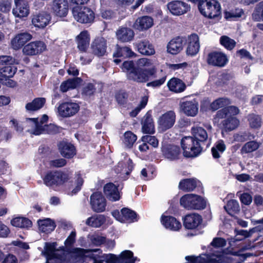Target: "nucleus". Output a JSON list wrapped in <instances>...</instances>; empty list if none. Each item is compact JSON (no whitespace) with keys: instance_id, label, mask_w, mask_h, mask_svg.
Wrapping results in <instances>:
<instances>
[{"instance_id":"nucleus-1","label":"nucleus","mask_w":263,"mask_h":263,"mask_svg":"<svg viewBox=\"0 0 263 263\" xmlns=\"http://www.w3.org/2000/svg\"><path fill=\"white\" fill-rule=\"evenodd\" d=\"M200 13L204 17L219 21L221 18V7L217 0H204L200 4Z\"/></svg>"},{"instance_id":"nucleus-2","label":"nucleus","mask_w":263,"mask_h":263,"mask_svg":"<svg viewBox=\"0 0 263 263\" xmlns=\"http://www.w3.org/2000/svg\"><path fill=\"white\" fill-rule=\"evenodd\" d=\"M69 179V174L60 170L49 171L43 178L44 183L48 187L60 186Z\"/></svg>"},{"instance_id":"nucleus-3","label":"nucleus","mask_w":263,"mask_h":263,"mask_svg":"<svg viewBox=\"0 0 263 263\" xmlns=\"http://www.w3.org/2000/svg\"><path fill=\"white\" fill-rule=\"evenodd\" d=\"M74 20L79 23L91 24L95 18V13L90 7L85 6H75L72 9Z\"/></svg>"},{"instance_id":"nucleus-4","label":"nucleus","mask_w":263,"mask_h":263,"mask_svg":"<svg viewBox=\"0 0 263 263\" xmlns=\"http://www.w3.org/2000/svg\"><path fill=\"white\" fill-rule=\"evenodd\" d=\"M181 146L183 151V156L185 158H195L203 151V147H201L198 142H196L194 137L191 136L183 137L181 141Z\"/></svg>"},{"instance_id":"nucleus-5","label":"nucleus","mask_w":263,"mask_h":263,"mask_svg":"<svg viewBox=\"0 0 263 263\" xmlns=\"http://www.w3.org/2000/svg\"><path fill=\"white\" fill-rule=\"evenodd\" d=\"M181 206L187 210H203L206 205V201L201 196L195 194H186L180 199Z\"/></svg>"},{"instance_id":"nucleus-6","label":"nucleus","mask_w":263,"mask_h":263,"mask_svg":"<svg viewBox=\"0 0 263 263\" xmlns=\"http://www.w3.org/2000/svg\"><path fill=\"white\" fill-rule=\"evenodd\" d=\"M156 69L155 68H145L138 66L136 70L132 72L128 79L137 83H145L149 80L151 77H155Z\"/></svg>"},{"instance_id":"nucleus-7","label":"nucleus","mask_w":263,"mask_h":263,"mask_svg":"<svg viewBox=\"0 0 263 263\" xmlns=\"http://www.w3.org/2000/svg\"><path fill=\"white\" fill-rule=\"evenodd\" d=\"M112 215L121 222L133 223L138 221L139 219L137 213L128 208H122L120 212L118 210H114L112 212Z\"/></svg>"},{"instance_id":"nucleus-8","label":"nucleus","mask_w":263,"mask_h":263,"mask_svg":"<svg viewBox=\"0 0 263 263\" xmlns=\"http://www.w3.org/2000/svg\"><path fill=\"white\" fill-rule=\"evenodd\" d=\"M183 226L187 230H199L203 221L202 216L197 213L185 215L182 219Z\"/></svg>"},{"instance_id":"nucleus-9","label":"nucleus","mask_w":263,"mask_h":263,"mask_svg":"<svg viewBox=\"0 0 263 263\" xmlns=\"http://www.w3.org/2000/svg\"><path fill=\"white\" fill-rule=\"evenodd\" d=\"M228 61L227 55L220 51H212L207 55L206 62L209 65L223 67L228 63Z\"/></svg>"},{"instance_id":"nucleus-10","label":"nucleus","mask_w":263,"mask_h":263,"mask_svg":"<svg viewBox=\"0 0 263 263\" xmlns=\"http://www.w3.org/2000/svg\"><path fill=\"white\" fill-rule=\"evenodd\" d=\"M90 204L93 211L101 213L106 209V200L101 192H95L90 197Z\"/></svg>"},{"instance_id":"nucleus-11","label":"nucleus","mask_w":263,"mask_h":263,"mask_svg":"<svg viewBox=\"0 0 263 263\" xmlns=\"http://www.w3.org/2000/svg\"><path fill=\"white\" fill-rule=\"evenodd\" d=\"M57 146L59 152L65 159H71L77 155L76 147L67 140L60 141Z\"/></svg>"},{"instance_id":"nucleus-12","label":"nucleus","mask_w":263,"mask_h":263,"mask_svg":"<svg viewBox=\"0 0 263 263\" xmlns=\"http://www.w3.org/2000/svg\"><path fill=\"white\" fill-rule=\"evenodd\" d=\"M79 110V105L72 101L62 102L58 107L59 114L63 118L72 117L75 115Z\"/></svg>"},{"instance_id":"nucleus-13","label":"nucleus","mask_w":263,"mask_h":263,"mask_svg":"<svg viewBox=\"0 0 263 263\" xmlns=\"http://www.w3.org/2000/svg\"><path fill=\"white\" fill-rule=\"evenodd\" d=\"M69 11V3L67 0H53L51 4L52 14L58 17H66Z\"/></svg>"},{"instance_id":"nucleus-14","label":"nucleus","mask_w":263,"mask_h":263,"mask_svg":"<svg viewBox=\"0 0 263 263\" xmlns=\"http://www.w3.org/2000/svg\"><path fill=\"white\" fill-rule=\"evenodd\" d=\"M47 49L45 43L42 41L31 42L24 46L23 53L27 55L40 54Z\"/></svg>"},{"instance_id":"nucleus-15","label":"nucleus","mask_w":263,"mask_h":263,"mask_svg":"<svg viewBox=\"0 0 263 263\" xmlns=\"http://www.w3.org/2000/svg\"><path fill=\"white\" fill-rule=\"evenodd\" d=\"M167 8L174 15L180 16L190 11V6L181 1H172L167 4Z\"/></svg>"},{"instance_id":"nucleus-16","label":"nucleus","mask_w":263,"mask_h":263,"mask_svg":"<svg viewBox=\"0 0 263 263\" xmlns=\"http://www.w3.org/2000/svg\"><path fill=\"white\" fill-rule=\"evenodd\" d=\"M176 114L173 110H169L162 114L158 120L159 128L166 131L171 128L176 121Z\"/></svg>"},{"instance_id":"nucleus-17","label":"nucleus","mask_w":263,"mask_h":263,"mask_svg":"<svg viewBox=\"0 0 263 263\" xmlns=\"http://www.w3.org/2000/svg\"><path fill=\"white\" fill-rule=\"evenodd\" d=\"M58 243L57 242H46L45 243L44 250L42 252L47 259V263L48 261L52 259L62 260L63 256L62 254L57 253L59 251L57 249Z\"/></svg>"},{"instance_id":"nucleus-18","label":"nucleus","mask_w":263,"mask_h":263,"mask_svg":"<svg viewBox=\"0 0 263 263\" xmlns=\"http://www.w3.org/2000/svg\"><path fill=\"white\" fill-rule=\"evenodd\" d=\"M107 47V41L103 37H97L91 43V52L97 57H101L105 54Z\"/></svg>"},{"instance_id":"nucleus-19","label":"nucleus","mask_w":263,"mask_h":263,"mask_svg":"<svg viewBox=\"0 0 263 263\" xmlns=\"http://www.w3.org/2000/svg\"><path fill=\"white\" fill-rule=\"evenodd\" d=\"M15 7L12 13L16 17H27L30 12L28 2L26 0H14Z\"/></svg>"},{"instance_id":"nucleus-20","label":"nucleus","mask_w":263,"mask_h":263,"mask_svg":"<svg viewBox=\"0 0 263 263\" xmlns=\"http://www.w3.org/2000/svg\"><path fill=\"white\" fill-rule=\"evenodd\" d=\"M192 134L196 142H198V144L201 147L205 146L208 147L210 144V140H208V135L206 130L201 127H194L191 129Z\"/></svg>"},{"instance_id":"nucleus-21","label":"nucleus","mask_w":263,"mask_h":263,"mask_svg":"<svg viewBox=\"0 0 263 263\" xmlns=\"http://www.w3.org/2000/svg\"><path fill=\"white\" fill-rule=\"evenodd\" d=\"M161 151L165 158L172 161L178 160L181 155L180 147L173 144L162 145Z\"/></svg>"},{"instance_id":"nucleus-22","label":"nucleus","mask_w":263,"mask_h":263,"mask_svg":"<svg viewBox=\"0 0 263 263\" xmlns=\"http://www.w3.org/2000/svg\"><path fill=\"white\" fill-rule=\"evenodd\" d=\"M103 192L106 198L111 201H118L121 198V195L118 187L112 182L105 184Z\"/></svg>"},{"instance_id":"nucleus-23","label":"nucleus","mask_w":263,"mask_h":263,"mask_svg":"<svg viewBox=\"0 0 263 263\" xmlns=\"http://www.w3.org/2000/svg\"><path fill=\"white\" fill-rule=\"evenodd\" d=\"M161 222L166 229L174 231H179L182 227L180 221L172 216L162 215Z\"/></svg>"},{"instance_id":"nucleus-24","label":"nucleus","mask_w":263,"mask_h":263,"mask_svg":"<svg viewBox=\"0 0 263 263\" xmlns=\"http://www.w3.org/2000/svg\"><path fill=\"white\" fill-rule=\"evenodd\" d=\"M134 54V52L132 50L131 48L128 47H120L118 45H117L116 51L113 54L114 62L117 64H119L124 59L128 57H132Z\"/></svg>"},{"instance_id":"nucleus-25","label":"nucleus","mask_w":263,"mask_h":263,"mask_svg":"<svg viewBox=\"0 0 263 263\" xmlns=\"http://www.w3.org/2000/svg\"><path fill=\"white\" fill-rule=\"evenodd\" d=\"M32 36V35L27 32H21L16 34L11 40V43L12 47L15 50L21 49L24 45L29 41Z\"/></svg>"},{"instance_id":"nucleus-26","label":"nucleus","mask_w":263,"mask_h":263,"mask_svg":"<svg viewBox=\"0 0 263 263\" xmlns=\"http://www.w3.org/2000/svg\"><path fill=\"white\" fill-rule=\"evenodd\" d=\"M141 124L143 133L153 134L155 132L151 110H148L144 116L141 121Z\"/></svg>"},{"instance_id":"nucleus-27","label":"nucleus","mask_w":263,"mask_h":263,"mask_svg":"<svg viewBox=\"0 0 263 263\" xmlns=\"http://www.w3.org/2000/svg\"><path fill=\"white\" fill-rule=\"evenodd\" d=\"M188 43L186 48V54L191 56L196 55L200 48L199 40L198 35L196 33H192L188 37Z\"/></svg>"},{"instance_id":"nucleus-28","label":"nucleus","mask_w":263,"mask_h":263,"mask_svg":"<svg viewBox=\"0 0 263 263\" xmlns=\"http://www.w3.org/2000/svg\"><path fill=\"white\" fill-rule=\"evenodd\" d=\"M138 51L142 55H152L155 53L154 45L148 40H143L136 43Z\"/></svg>"},{"instance_id":"nucleus-29","label":"nucleus","mask_w":263,"mask_h":263,"mask_svg":"<svg viewBox=\"0 0 263 263\" xmlns=\"http://www.w3.org/2000/svg\"><path fill=\"white\" fill-rule=\"evenodd\" d=\"M77 47L81 52H86L90 43V36L88 31L84 30L77 36Z\"/></svg>"},{"instance_id":"nucleus-30","label":"nucleus","mask_w":263,"mask_h":263,"mask_svg":"<svg viewBox=\"0 0 263 263\" xmlns=\"http://www.w3.org/2000/svg\"><path fill=\"white\" fill-rule=\"evenodd\" d=\"M10 62L1 63L3 67L0 68V78H12L17 71V68L13 64L14 60L10 56Z\"/></svg>"},{"instance_id":"nucleus-31","label":"nucleus","mask_w":263,"mask_h":263,"mask_svg":"<svg viewBox=\"0 0 263 263\" xmlns=\"http://www.w3.org/2000/svg\"><path fill=\"white\" fill-rule=\"evenodd\" d=\"M51 17L45 12H42L32 16V23L37 28H44L49 23Z\"/></svg>"},{"instance_id":"nucleus-32","label":"nucleus","mask_w":263,"mask_h":263,"mask_svg":"<svg viewBox=\"0 0 263 263\" xmlns=\"http://www.w3.org/2000/svg\"><path fill=\"white\" fill-rule=\"evenodd\" d=\"M154 24L152 17L145 15L138 17L134 23L133 27L139 31L146 30L151 28Z\"/></svg>"},{"instance_id":"nucleus-33","label":"nucleus","mask_w":263,"mask_h":263,"mask_svg":"<svg viewBox=\"0 0 263 263\" xmlns=\"http://www.w3.org/2000/svg\"><path fill=\"white\" fill-rule=\"evenodd\" d=\"M186 40L182 37L177 36L172 39L167 44V50L172 54H176L183 49V43Z\"/></svg>"},{"instance_id":"nucleus-34","label":"nucleus","mask_w":263,"mask_h":263,"mask_svg":"<svg viewBox=\"0 0 263 263\" xmlns=\"http://www.w3.org/2000/svg\"><path fill=\"white\" fill-rule=\"evenodd\" d=\"M183 112L188 116H195L198 110V103L195 99L192 101H185L181 104Z\"/></svg>"},{"instance_id":"nucleus-35","label":"nucleus","mask_w":263,"mask_h":263,"mask_svg":"<svg viewBox=\"0 0 263 263\" xmlns=\"http://www.w3.org/2000/svg\"><path fill=\"white\" fill-rule=\"evenodd\" d=\"M167 86L171 91L175 93L182 92L186 88L185 83L182 80L175 77L172 78L167 82Z\"/></svg>"},{"instance_id":"nucleus-36","label":"nucleus","mask_w":263,"mask_h":263,"mask_svg":"<svg viewBox=\"0 0 263 263\" xmlns=\"http://www.w3.org/2000/svg\"><path fill=\"white\" fill-rule=\"evenodd\" d=\"M116 35L118 40L121 42H128L133 40L135 33L129 28L121 27L117 31Z\"/></svg>"},{"instance_id":"nucleus-37","label":"nucleus","mask_w":263,"mask_h":263,"mask_svg":"<svg viewBox=\"0 0 263 263\" xmlns=\"http://www.w3.org/2000/svg\"><path fill=\"white\" fill-rule=\"evenodd\" d=\"M37 224L40 230L44 233L49 234L53 231L56 227L55 221L49 218H47L44 219H39Z\"/></svg>"},{"instance_id":"nucleus-38","label":"nucleus","mask_w":263,"mask_h":263,"mask_svg":"<svg viewBox=\"0 0 263 263\" xmlns=\"http://www.w3.org/2000/svg\"><path fill=\"white\" fill-rule=\"evenodd\" d=\"M198 182H199L196 178L183 179L179 182L178 188L183 192H192L197 187Z\"/></svg>"},{"instance_id":"nucleus-39","label":"nucleus","mask_w":263,"mask_h":263,"mask_svg":"<svg viewBox=\"0 0 263 263\" xmlns=\"http://www.w3.org/2000/svg\"><path fill=\"white\" fill-rule=\"evenodd\" d=\"M224 18L228 21H236L244 15V11L242 8L234 7L229 11L224 10Z\"/></svg>"},{"instance_id":"nucleus-40","label":"nucleus","mask_w":263,"mask_h":263,"mask_svg":"<svg viewBox=\"0 0 263 263\" xmlns=\"http://www.w3.org/2000/svg\"><path fill=\"white\" fill-rule=\"evenodd\" d=\"M226 149V145L223 140H219L215 143L211 148L212 157L214 159H218L221 155Z\"/></svg>"},{"instance_id":"nucleus-41","label":"nucleus","mask_w":263,"mask_h":263,"mask_svg":"<svg viewBox=\"0 0 263 263\" xmlns=\"http://www.w3.org/2000/svg\"><path fill=\"white\" fill-rule=\"evenodd\" d=\"M11 224L12 226L20 228H26L29 229L32 226V221L28 218L24 217H16L13 218L11 220Z\"/></svg>"},{"instance_id":"nucleus-42","label":"nucleus","mask_w":263,"mask_h":263,"mask_svg":"<svg viewBox=\"0 0 263 263\" xmlns=\"http://www.w3.org/2000/svg\"><path fill=\"white\" fill-rule=\"evenodd\" d=\"M106 221V218L103 215H94L88 217L86 221V225L93 227L99 228L102 226Z\"/></svg>"},{"instance_id":"nucleus-43","label":"nucleus","mask_w":263,"mask_h":263,"mask_svg":"<svg viewBox=\"0 0 263 263\" xmlns=\"http://www.w3.org/2000/svg\"><path fill=\"white\" fill-rule=\"evenodd\" d=\"M223 128L226 132L232 131L236 128L239 124V121L235 117H229L221 122Z\"/></svg>"},{"instance_id":"nucleus-44","label":"nucleus","mask_w":263,"mask_h":263,"mask_svg":"<svg viewBox=\"0 0 263 263\" xmlns=\"http://www.w3.org/2000/svg\"><path fill=\"white\" fill-rule=\"evenodd\" d=\"M254 247V246L252 245L251 243L250 242L249 244L242 245L238 251H232L231 253L233 255L239 256L240 259L242 261H243L248 257L253 256V254L251 253H246L242 254L241 252L245 250L251 249Z\"/></svg>"},{"instance_id":"nucleus-45","label":"nucleus","mask_w":263,"mask_h":263,"mask_svg":"<svg viewBox=\"0 0 263 263\" xmlns=\"http://www.w3.org/2000/svg\"><path fill=\"white\" fill-rule=\"evenodd\" d=\"M45 103V98H36L32 102L27 103L25 108L28 111H36L42 108Z\"/></svg>"},{"instance_id":"nucleus-46","label":"nucleus","mask_w":263,"mask_h":263,"mask_svg":"<svg viewBox=\"0 0 263 263\" xmlns=\"http://www.w3.org/2000/svg\"><path fill=\"white\" fill-rule=\"evenodd\" d=\"M248 121L251 128L258 129L261 126V118L260 116L254 114L248 115Z\"/></svg>"},{"instance_id":"nucleus-47","label":"nucleus","mask_w":263,"mask_h":263,"mask_svg":"<svg viewBox=\"0 0 263 263\" xmlns=\"http://www.w3.org/2000/svg\"><path fill=\"white\" fill-rule=\"evenodd\" d=\"M252 17L254 21H263V1L256 5L252 14Z\"/></svg>"},{"instance_id":"nucleus-48","label":"nucleus","mask_w":263,"mask_h":263,"mask_svg":"<svg viewBox=\"0 0 263 263\" xmlns=\"http://www.w3.org/2000/svg\"><path fill=\"white\" fill-rule=\"evenodd\" d=\"M224 209L230 215H233L238 213L240 210L239 203L235 199L229 200L226 205L224 206Z\"/></svg>"},{"instance_id":"nucleus-49","label":"nucleus","mask_w":263,"mask_h":263,"mask_svg":"<svg viewBox=\"0 0 263 263\" xmlns=\"http://www.w3.org/2000/svg\"><path fill=\"white\" fill-rule=\"evenodd\" d=\"M119 263H135L133 252L130 250H124L118 256Z\"/></svg>"},{"instance_id":"nucleus-50","label":"nucleus","mask_w":263,"mask_h":263,"mask_svg":"<svg viewBox=\"0 0 263 263\" xmlns=\"http://www.w3.org/2000/svg\"><path fill=\"white\" fill-rule=\"evenodd\" d=\"M260 144L255 141H250L246 143L241 149L242 154H248L257 150Z\"/></svg>"},{"instance_id":"nucleus-51","label":"nucleus","mask_w":263,"mask_h":263,"mask_svg":"<svg viewBox=\"0 0 263 263\" xmlns=\"http://www.w3.org/2000/svg\"><path fill=\"white\" fill-rule=\"evenodd\" d=\"M138 66H136L133 61H124L121 67L123 72L127 73V77L128 79L131 76L132 72L134 71Z\"/></svg>"},{"instance_id":"nucleus-52","label":"nucleus","mask_w":263,"mask_h":263,"mask_svg":"<svg viewBox=\"0 0 263 263\" xmlns=\"http://www.w3.org/2000/svg\"><path fill=\"white\" fill-rule=\"evenodd\" d=\"M220 43L229 50H232L235 47L236 44L234 40L226 35H223L220 37Z\"/></svg>"},{"instance_id":"nucleus-53","label":"nucleus","mask_w":263,"mask_h":263,"mask_svg":"<svg viewBox=\"0 0 263 263\" xmlns=\"http://www.w3.org/2000/svg\"><path fill=\"white\" fill-rule=\"evenodd\" d=\"M45 134L54 135L62 132L63 128L54 124L50 123L45 125Z\"/></svg>"},{"instance_id":"nucleus-54","label":"nucleus","mask_w":263,"mask_h":263,"mask_svg":"<svg viewBox=\"0 0 263 263\" xmlns=\"http://www.w3.org/2000/svg\"><path fill=\"white\" fill-rule=\"evenodd\" d=\"M115 98L118 104L124 105L127 102L128 94L124 90H120L116 93Z\"/></svg>"},{"instance_id":"nucleus-55","label":"nucleus","mask_w":263,"mask_h":263,"mask_svg":"<svg viewBox=\"0 0 263 263\" xmlns=\"http://www.w3.org/2000/svg\"><path fill=\"white\" fill-rule=\"evenodd\" d=\"M124 142L127 146L131 147L137 140V136L131 131H127L124 134Z\"/></svg>"},{"instance_id":"nucleus-56","label":"nucleus","mask_w":263,"mask_h":263,"mask_svg":"<svg viewBox=\"0 0 263 263\" xmlns=\"http://www.w3.org/2000/svg\"><path fill=\"white\" fill-rule=\"evenodd\" d=\"M74 183L76 184V186L74 188L71 190V193L70 194V195L71 196L73 195H76L82 189V187L84 183V180L82 177L81 174L79 173L77 175Z\"/></svg>"},{"instance_id":"nucleus-57","label":"nucleus","mask_w":263,"mask_h":263,"mask_svg":"<svg viewBox=\"0 0 263 263\" xmlns=\"http://www.w3.org/2000/svg\"><path fill=\"white\" fill-rule=\"evenodd\" d=\"M246 238H242L240 235H237V233H235V236L234 237H231L228 239L229 245L231 247H236L237 246H240L239 248L243 245V241Z\"/></svg>"},{"instance_id":"nucleus-58","label":"nucleus","mask_w":263,"mask_h":263,"mask_svg":"<svg viewBox=\"0 0 263 263\" xmlns=\"http://www.w3.org/2000/svg\"><path fill=\"white\" fill-rule=\"evenodd\" d=\"M141 140L143 142H147L155 148L158 146L159 141L155 136L151 135L143 136L141 138Z\"/></svg>"},{"instance_id":"nucleus-59","label":"nucleus","mask_w":263,"mask_h":263,"mask_svg":"<svg viewBox=\"0 0 263 263\" xmlns=\"http://www.w3.org/2000/svg\"><path fill=\"white\" fill-rule=\"evenodd\" d=\"M12 0H0V11L7 13L11 9Z\"/></svg>"},{"instance_id":"nucleus-60","label":"nucleus","mask_w":263,"mask_h":263,"mask_svg":"<svg viewBox=\"0 0 263 263\" xmlns=\"http://www.w3.org/2000/svg\"><path fill=\"white\" fill-rule=\"evenodd\" d=\"M251 134L249 132H243L236 134L234 135V140L235 141L243 142L250 139Z\"/></svg>"},{"instance_id":"nucleus-61","label":"nucleus","mask_w":263,"mask_h":263,"mask_svg":"<svg viewBox=\"0 0 263 263\" xmlns=\"http://www.w3.org/2000/svg\"><path fill=\"white\" fill-rule=\"evenodd\" d=\"M256 227L250 229L249 231L244 230L235 229V233H237V235H240L242 238H248L250 237L253 233H255L256 230Z\"/></svg>"},{"instance_id":"nucleus-62","label":"nucleus","mask_w":263,"mask_h":263,"mask_svg":"<svg viewBox=\"0 0 263 263\" xmlns=\"http://www.w3.org/2000/svg\"><path fill=\"white\" fill-rule=\"evenodd\" d=\"M185 259L187 261H191L192 263H209L206 258L201 257L200 255L198 256L194 255L186 256Z\"/></svg>"},{"instance_id":"nucleus-63","label":"nucleus","mask_w":263,"mask_h":263,"mask_svg":"<svg viewBox=\"0 0 263 263\" xmlns=\"http://www.w3.org/2000/svg\"><path fill=\"white\" fill-rule=\"evenodd\" d=\"M96 90L95 85L91 83H89L83 87V93L85 96L90 97L94 95Z\"/></svg>"},{"instance_id":"nucleus-64","label":"nucleus","mask_w":263,"mask_h":263,"mask_svg":"<svg viewBox=\"0 0 263 263\" xmlns=\"http://www.w3.org/2000/svg\"><path fill=\"white\" fill-rule=\"evenodd\" d=\"M227 244L226 239L222 237H215L211 242V245L215 248H222Z\"/></svg>"}]
</instances>
